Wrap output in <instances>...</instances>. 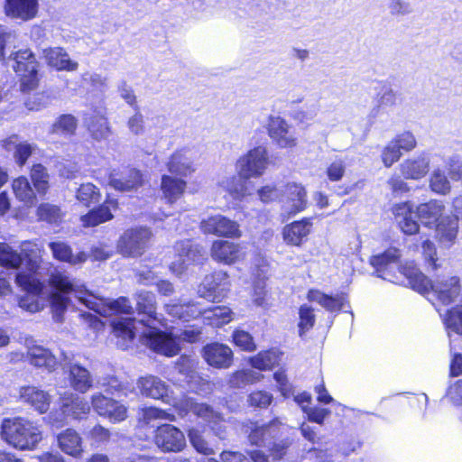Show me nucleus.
<instances>
[{"label": "nucleus", "mask_w": 462, "mask_h": 462, "mask_svg": "<svg viewBox=\"0 0 462 462\" xmlns=\"http://www.w3.org/2000/svg\"><path fill=\"white\" fill-rule=\"evenodd\" d=\"M399 272L408 280L410 287L426 295L433 292L443 305L454 302L462 292L460 278L457 276H441L431 281L418 267L414 261H406L399 266Z\"/></svg>", "instance_id": "nucleus-1"}, {"label": "nucleus", "mask_w": 462, "mask_h": 462, "mask_svg": "<svg viewBox=\"0 0 462 462\" xmlns=\"http://www.w3.org/2000/svg\"><path fill=\"white\" fill-rule=\"evenodd\" d=\"M100 189L91 182L79 185L76 190V199L89 210L80 216L81 226L85 228L95 227L114 219V212L119 209V200L107 194L104 201L97 205L101 199Z\"/></svg>", "instance_id": "nucleus-2"}, {"label": "nucleus", "mask_w": 462, "mask_h": 462, "mask_svg": "<svg viewBox=\"0 0 462 462\" xmlns=\"http://www.w3.org/2000/svg\"><path fill=\"white\" fill-rule=\"evenodd\" d=\"M0 436L9 446L21 451L34 450L43 439L41 426L22 416L3 419Z\"/></svg>", "instance_id": "nucleus-3"}, {"label": "nucleus", "mask_w": 462, "mask_h": 462, "mask_svg": "<svg viewBox=\"0 0 462 462\" xmlns=\"http://www.w3.org/2000/svg\"><path fill=\"white\" fill-rule=\"evenodd\" d=\"M12 69L17 78L19 91L28 94L40 87L41 63L30 48L19 49L10 55Z\"/></svg>", "instance_id": "nucleus-4"}, {"label": "nucleus", "mask_w": 462, "mask_h": 462, "mask_svg": "<svg viewBox=\"0 0 462 462\" xmlns=\"http://www.w3.org/2000/svg\"><path fill=\"white\" fill-rule=\"evenodd\" d=\"M231 281L226 271L215 270L204 276L199 284L200 297L211 302H221L230 291Z\"/></svg>", "instance_id": "nucleus-5"}, {"label": "nucleus", "mask_w": 462, "mask_h": 462, "mask_svg": "<svg viewBox=\"0 0 462 462\" xmlns=\"http://www.w3.org/2000/svg\"><path fill=\"white\" fill-rule=\"evenodd\" d=\"M151 237L152 232L149 227L128 228L120 236L117 249L126 257L141 256L148 247Z\"/></svg>", "instance_id": "nucleus-6"}, {"label": "nucleus", "mask_w": 462, "mask_h": 462, "mask_svg": "<svg viewBox=\"0 0 462 462\" xmlns=\"http://www.w3.org/2000/svg\"><path fill=\"white\" fill-rule=\"evenodd\" d=\"M199 230L205 236L227 239H239L243 232L237 221L221 214H215L199 222Z\"/></svg>", "instance_id": "nucleus-7"}, {"label": "nucleus", "mask_w": 462, "mask_h": 462, "mask_svg": "<svg viewBox=\"0 0 462 462\" xmlns=\"http://www.w3.org/2000/svg\"><path fill=\"white\" fill-rule=\"evenodd\" d=\"M268 164L267 149L264 146H256L238 159L237 173L244 180L258 178L263 174Z\"/></svg>", "instance_id": "nucleus-8"}, {"label": "nucleus", "mask_w": 462, "mask_h": 462, "mask_svg": "<svg viewBox=\"0 0 462 462\" xmlns=\"http://www.w3.org/2000/svg\"><path fill=\"white\" fill-rule=\"evenodd\" d=\"M226 421L224 414H220V418H215L204 424L203 430H199L197 428H190L187 430V435L191 446L194 449L202 455L209 456L214 454V449L210 447L209 443L203 437V431L205 429H208L213 435L220 439H224L226 436Z\"/></svg>", "instance_id": "nucleus-9"}, {"label": "nucleus", "mask_w": 462, "mask_h": 462, "mask_svg": "<svg viewBox=\"0 0 462 462\" xmlns=\"http://www.w3.org/2000/svg\"><path fill=\"white\" fill-rule=\"evenodd\" d=\"M152 441L162 452H180L186 447L184 433L176 426L162 423L153 430Z\"/></svg>", "instance_id": "nucleus-10"}, {"label": "nucleus", "mask_w": 462, "mask_h": 462, "mask_svg": "<svg viewBox=\"0 0 462 462\" xmlns=\"http://www.w3.org/2000/svg\"><path fill=\"white\" fill-rule=\"evenodd\" d=\"M210 256L217 263L233 265L245 258V252L240 243L226 239H216L209 249Z\"/></svg>", "instance_id": "nucleus-11"}, {"label": "nucleus", "mask_w": 462, "mask_h": 462, "mask_svg": "<svg viewBox=\"0 0 462 462\" xmlns=\"http://www.w3.org/2000/svg\"><path fill=\"white\" fill-rule=\"evenodd\" d=\"M18 401L36 413L42 415L49 411L52 398L49 392L39 386L28 384L19 388Z\"/></svg>", "instance_id": "nucleus-12"}, {"label": "nucleus", "mask_w": 462, "mask_h": 462, "mask_svg": "<svg viewBox=\"0 0 462 462\" xmlns=\"http://www.w3.org/2000/svg\"><path fill=\"white\" fill-rule=\"evenodd\" d=\"M91 405L99 416L108 419L113 423L122 422L128 417L126 406L102 393H95L91 396Z\"/></svg>", "instance_id": "nucleus-13"}, {"label": "nucleus", "mask_w": 462, "mask_h": 462, "mask_svg": "<svg viewBox=\"0 0 462 462\" xmlns=\"http://www.w3.org/2000/svg\"><path fill=\"white\" fill-rule=\"evenodd\" d=\"M145 338L153 352L167 357H173L181 350L179 337L169 331L155 328L145 334Z\"/></svg>", "instance_id": "nucleus-14"}, {"label": "nucleus", "mask_w": 462, "mask_h": 462, "mask_svg": "<svg viewBox=\"0 0 462 462\" xmlns=\"http://www.w3.org/2000/svg\"><path fill=\"white\" fill-rule=\"evenodd\" d=\"M25 258L29 272H18L15 275V282L28 294L42 295L45 284L36 275L40 268L39 262L30 253H25Z\"/></svg>", "instance_id": "nucleus-15"}, {"label": "nucleus", "mask_w": 462, "mask_h": 462, "mask_svg": "<svg viewBox=\"0 0 462 462\" xmlns=\"http://www.w3.org/2000/svg\"><path fill=\"white\" fill-rule=\"evenodd\" d=\"M201 356L211 367L216 369H228L234 364V352L224 343H207L201 349Z\"/></svg>", "instance_id": "nucleus-16"}, {"label": "nucleus", "mask_w": 462, "mask_h": 462, "mask_svg": "<svg viewBox=\"0 0 462 462\" xmlns=\"http://www.w3.org/2000/svg\"><path fill=\"white\" fill-rule=\"evenodd\" d=\"M312 231L313 217H303L286 224L282 228V236L287 245L300 247L308 241Z\"/></svg>", "instance_id": "nucleus-17"}, {"label": "nucleus", "mask_w": 462, "mask_h": 462, "mask_svg": "<svg viewBox=\"0 0 462 462\" xmlns=\"http://www.w3.org/2000/svg\"><path fill=\"white\" fill-rule=\"evenodd\" d=\"M39 0H5L4 13L12 20L28 22L37 17Z\"/></svg>", "instance_id": "nucleus-18"}, {"label": "nucleus", "mask_w": 462, "mask_h": 462, "mask_svg": "<svg viewBox=\"0 0 462 462\" xmlns=\"http://www.w3.org/2000/svg\"><path fill=\"white\" fill-rule=\"evenodd\" d=\"M273 420L259 425L257 421H249L245 427L248 428L247 439L252 446L263 447L266 441L276 439L280 435L279 423Z\"/></svg>", "instance_id": "nucleus-19"}, {"label": "nucleus", "mask_w": 462, "mask_h": 462, "mask_svg": "<svg viewBox=\"0 0 462 462\" xmlns=\"http://www.w3.org/2000/svg\"><path fill=\"white\" fill-rule=\"evenodd\" d=\"M108 183L115 190L120 192L137 189L143 184V173L136 168L125 167L119 173H111Z\"/></svg>", "instance_id": "nucleus-20"}, {"label": "nucleus", "mask_w": 462, "mask_h": 462, "mask_svg": "<svg viewBox=\"0 0 462 462\" xmlns=\"http://www.w3.org/2000/svg\"><path fill=\"white\" fill-rule=\"evenodd\" d=\"M393 213L397 226L404 236H414L419 234L420 224L414 218L413 206L409 201L395 204L393 207Z\"/></svg>", "instance_id": "nucleus-21"}, {"label": "nucleus", "mask_w": 462, "mask_h": 462, "mask_svg": "<svg viewBox=\"0 0 462 462\" xmlns=\"http://www.w3.org/2000/svg\"><path fill=\"white\" fill-rule=\"evenodd\" d=\"M267 133L273 142L280 148H293L297 139L289 132L287 122L280 116L270 117L267 124Z\"/></svg>", "instance_id": "nucleus-22"}, {"label": "nucleus", "mask_w": 462, "mask_h": 462, "mask_svg": "<svg viewBox=\"0 0 462 462\" xmlns=\"http://www.w3.org/2000/svg\"><path fill=\"white\" fill-rule=\"evenodd\" d=\"M58 448L74 458L81 457L84 448L81 435L73 428H67L56 436Z\"/></svg>", "instance_id": "nucleus-23"}, {"label": "nucleus", "mask_w": 462, "mask_h": 462, "mask_svg": "<svg viewBox=\"0 0 462 462\" xmlns=\"http://www.w3.org/2000/svg\"><path fill=\"white\" fill-rule=\"evenodd\" d=\"M60 410L66 417L80 420L90 412L88 402L75 393L64 394L60 397Z\"/></svg>", "instance_id": "nucleus-24"}, {"label": "nucleus", "mask_w": 462, "mask_h": 462, "mask_svg": "<svg viewBox=\"0 0 462 462\" xmlns=\"http://www.w3.org/2000/svg\"><path fill=\"white\" fill-rule=\"evenodd\" d=\"M42 56L46 64L57 71H75L79 68V63L72 60L62 47L45 48Z\"/></svg>", "instance_id": "nucleus-25"}, {"label": "nucleus", "mask_w": 462, "mask_h": 462, "mask_svg": "<svg viewBox=\"0 0 462 462\" xmlns=\"http://www.w3.org/2000/svg\"><path fill=\"white\" fill-rule=\"evenodd\" d=\"M25 356L31 365L49 373L54 371L59 365L56 356L51 350L42 346H31L28 347Z\"/></svg>", "instance_id": "nucleus-26"}, {"label": "nucleus", "mask_w": 462, "mask_h": 462, "mask_svg": "<svg viewBox=\"0 0 462 462\" xmlns=\"http://www.w3.org/2000/svg\"><path fill=\"white\" fill-rule=\"evenodd\" d=\"M135 310L138 315L142 316L143 322H153L158 320L157 317V301L155 294L150 291H139L134 293Z\"/></svg>", "instance_id": "nucleus-27"}, {"label": "nucleus", "mask_w": 462, "mask_h": 462, "mask_svg": "<svg viewBox=\"0 0 462 462\" xmlns=\"http://www.w3.org/2000/svg\"><path fill=\"white\" fill-rule=\"evenodd\" d=\"M187 189V181L181 178L163 174L161 178L160 189L163 199L169 204H174L180 199Z\"/></svg>", "instance_id": "nucleus-28"}, {"label": "nucleus", "mask_w": 462, "mask_h": 462, "mask_svg": "<svg viewBox=\"0 0 462 462\" xmlns=\"http://www.w3.org/2000/svg\"><path fill=\"white\" fill-rule=\"evenodd\" d=\"M188 149H177L170 157L166 163L169 172L175 176L188 177L196 171V167L187 156Z\"/></svg>", "instance_id": "nucleus-29"}, {"label": "nucleus", "mask_w": 462, "mask_h": 462, "mask_svg": "<svg viewBox=\"0 0 462 462\" xmlns=\"http://www.w3.org/2000/svg\"><path fill=\"white\" fill-rule=\"evenodd\" d=\"M401 175L405 180H418L424 178L430 171V160L425 156L405 159L399 165Z\"/></svg>", "instance_id": "nucleus-30"}, {"label": "nucleus", "mask_w": 462, "mask_h": 462, "mask_svg": "<svg viewBox=\"0 0 462 462\" xmlns=\"http://www.w3.org/2000/svg\"><path fill=\"white\" fill-rule=\"evenodd\" d=\"M140 393L149 398L164 400L168 397L169 387L159 377L154 375L142 376L137 381Z\"/></svg>", "instance_id": "nucleus-31"}, {"label": "nucleus", "mask_w": 462, "mask_h": 462, "mask_svg": "<svg viewBox=\"0 0 462 462\" xmlns=\"http://www.w3.org/2000/svg\"><path fill=\"white\" fill-rule=\"evenodd\" d=\"M401 252L398 248L391 246L383 253L372 255L369 263L373 266L379 277L385 278V275L392 264L400 261Z\"/></svg>", "instance_id": "nucleus-32"}, {"label": "nucleus", "mask_w": 462, "mask_h": 462, "mask_svg": "<svg viewBox=\"0 0 462 462\" xmlns=\"http://www.w3.org/2000/svg\"><path fill=\"white\" fill-rule=\"evenodd\" d=\"M285 192L291 207L287 212V217L290 218L304 211L308 208L307 191L305 188L297 183H287Z\"/></svg>", "instance_id": "nucleus-33"}, {"label": "nucleus", "mask_w": 462, "mask_h": 462, "mask_svg": "<svg viewBox=\"0 0 462 462\" xmlns=\"http://www.w3.org/2000/svg\"><path fill=\"white\" fill-rule=\"evenodd\" d=\"M49 248L52 253L55 260L69 264H79L87 261L88 255L84 252L73 254L69 245L60 241H53L49 243Z\"/></svg>", "instance_id": "nucleus-34"}, {"label": "nucleus", "mask_w": 462, "mask_h": 462, "mask_svg": "<svg viewBox=\"0 0 462 462\" xmlns=\"http://www.w3.org/2000/svg\"><path fill=\"white\" fill-rule=\"evenodd\" d=\"M445 206L437 199H430L421 203L416 208V214L420 221L426 225H436L444 213Z\"/></svg>", "instance_id": "nucleus-35"}, {"label": "nucleus", "mask_w": 462, "mask_h": 462, "mask_svg": "<svg viewBox=\"0 0 462 462\" xmlns=\"http://www.w3.org/2000/svg\"><path fill=\"white\" fill-rule=\"evenodd\" d=\"M11 186L17 200L28 206L36 203L38 194L25 176L22 175L14 178Z\"/></svg>", "instance_id": "nucleus-36"}, {"label": "nucleus", "mask_w": 462, "mask_h": 462, "mask_svg": "<svg viewBox=\"0 0 462 462\" xmlns=\"http://www.w3.org/2000/svg\"><path fill=\"white\" fill-rule=\"evenodd\" d=\"M197 312V315L202 314L207 324L213 328H221L233 319V311L226 305H218L205 310L203 312L200 310Z\"/></svg>", "instance_id": "nucleus-37"}, {"label": "nucleus", "mask_w": 462, "mask_h": 462, "mask_svg": "<svg viewBox=\"0 0 462 462\" xmlns=\"http://www.w3.org/2000/svg\"><path fill=\"white\" fill-rule=\"evenodd\" d=\"M32 184L40 197H45L50 190V174L47 168L41 162L33 163L30 168Z\"/></svg>", "instance_id": "nucleus-38"}, {"label": "nucleus", "mask_w": 462, "mask_h": 462, "mask_svg": "<svg viewBox=\"0 0 462 462\" xmlns=\"http://www.w3.org/2000/svg\"><path fill=\"white\" fill-rule=\"evenodd\" d=\"M175 254L183 262H197L203 257L204 248L201 245L195 243L192 239L177 241L173 246Z\"/></svg>", "instance_id": "nucleus-39"}, {"label": "nucleus", "mask_w": 462, "mask_h": 462, "mask_svg": "<svg viewBox=\"0 0 462 462\" xmlns=\"http://www.w3.org/2000/svg\"><path fill=\"white\" fill-rule=\"evenodd\" d=\"M420 240H421L420 245L413 243L408 246L409 250L418 252L420 247H421V255L424 263L430 266L433 271L438 270L439 267V264L438 263L439 257L434 242L428 236L424 237L423 236H420Z\"/></svg>", "instance_id": "nucleus-40"}, {"label": "nucleus", "mask_w": 462, "mask_h": 462, "mask_svg": "<svg viewBox=\"0 0 462 462\" xmlns=\"http://www.w3.org/2000/svg\"><path fill=\"white\" fill-rule=\"evenodd\" d=\"M85 123L88 131L95 140L105 138L109 131L107 118L96 109L91 115L85 117Z\"/></svg>", "instance_id": "nucleus-41"}, {"label": "nucleus", "mask_w": 462, "mask_h": 462, "mask_svg": "<svg viewBox=\"0 0 462 462\" xmlns=\"http://www.w3.org/2000/svg\"><path fill=\"white\" fill-rule=\"evenodd\" d=\"M79 126L78 118L72 114H61L52 123L50 132L52 134L71 137L76 134Z\"/></svg>", "instance_id": "nucleus-42"}, {"label": "nucleus", "mask_w": 462, "mask_h": 462, "mask_svg": "<svg viewBox=\"0 0 462 462\" xmlns=\"http://www.w3.org/2000/svg\"><path fill=\"white\" fill-rule=\"evenodd\" d=\"M69 383L77 392L85 393L92 387V378L88 369L73 365L69 368Z\"/></svg>", "instance_id": "nucleus-43"}, {"label": "nucleus", "mask_w": 462, "mask_h": 462, "mask_svg": "<svg viewBox=\"0 0 462 462\" xmlns=\"http://www.w3.org/2000/svg\"><path fill=\"white\" fill-rule=\"evenodd\" d=\"M25 253H29L23 249L22 253L14 250L5 243H0V265L7 269H19L25 260Z\"/></svg>", "instance_id": "nucleus-44"}, {"label": "nucleus", "mask_w": 462, "mask_h": 462, "mask_svg": "<svg viewBox=\"0 0 462 462\" xmlns=\"http://www.w3.org/2000/svg\"><path fill=\"white\" fill-rule=\"evenodd\" d=\"M36 217L39 221L59 226L62 222L64 213L60 206L43 202L37 207Z\"/></svg>", "instance_id": "nucleus-45"}, {"label": "nucleus", "mask_w": 462, "mask_h": 462, "mask_svg": "<svg viewBox=\"0 0 462 462\" xmlns=\"http://www.w3.org/2000/svg\"><path fill=\"white\" fill-rule=\"evenodd\" d=\"M442 322L448 334L462 335V304H457L446 310Z\"/></svg>", "instance_id": "nucleus-46"}, {"label": "nucleus", "mask_w": 462, "mask_h": 462, "mask_svg": "<svg viewBox=\"0 0 462 462\" xmlns=\"http://www.w3.org/2000/svg\"><path fill=\"white\" fill-rule=\"evenodd\" d=\"M436 225L439 242L453 244L458 232L457 219L447 217L440 219Z\"/></svg>", "instance_id": "nucleus-47"}, {"label": "nucleus", "mask_w": 462, "mask_h": 462, "mask_svg": "<svg viewBox=\"0 0 462 462\" xmlns=\"http://www.w3.org/2000/svg\"><path fill=\"white\" fill-rule=\"evenodd\" d=\"M279 355L273 349L263 350L250 358V364L260 371L273 370L279 365Z\"/></svg>", "instance_id": "nucleus-48"}, {"label": "nucleus", "mask_w": 462, "mask_h": 462, "mask_svg": "<svg viewBox=\"0 0 462 462\" xmlns=\"http://www.w3.org/2000/svg\"><path fill=\"white\" fill-rule=\"evenodd\" d=\"M263 375L251 369H238L230 374L227 383L231 388H242L260 381Z\"/></svg>", "instance_id": "nucleus-49"}, {"label": "nucleus", "mask_w": 462, "mask_h": 462, "mask_svg": "<svg viewBox=\"0 0 462 462\" xmlns=\"http://www.w3.org/2000/svg\"><path fill=\"white\" fill-rule=\"evenodd\" d=\"M273 399L272 393L263 389H255L248 393L246 403L249 408L254 411H262L268 409L272 405Z\"/></svg>", "instance_id": "nucleus-50"}, {"label": "nucleus", "mask_w": 462, "mask_h": 462, "mask_svg": "<svg viewBox=\"0 0 462 462\" xmlns=\"http://www.w3.org/2000/svg\"><path fill=\"white\" fill-rule=\"evenodd\" d=\"M48 284L53 292L69 294L75 291L72 280L64 272H52L49 276Z\"/></svg>", "instance_id": "nucleus-51"}, {"label": "nucleus", "mask_w": 462, "mask_h": 462, "mask_svg": "<svg viewBox=\"0 0 462 462\" xmlns=\"http://www.w3.org/2000/svg\"><path fill=\"white\" fill-rule=\"evenodd\" d=\"M231 337L232 343L241 351L254 352L257 348L253 336L244 329L236 328L233 331Z\"/></svg>", "instance_id": "nucleus-52"}, {"label": "nucleus", "mask_w": 462, "mask_h": 462, "mask_svg": "<svg viewBox=\"0 0 462 462\" xmlns=\"http://www.w3.org/2000/svg\"><path fill=\"white\" fill-rule=\"evenodd\" d=\"M430 188L431 191L439 195H447L451 190V185L445 172L440 169H435L430 177Z\"/></svg>", "instance_id": "nucleus-53"}, {"label": "nucleus", "mask_w": 462, "mask_h": 462, "mask_svg": "<svg viewBox=\"0 0 462 462\" xmlns=\"http://www.w3.org/2000/svg\"><path fill=\"white\" fill-rule=\"evenodd\" d=\"M316 322V316L314 310L310 306L303 304L299 309V334L300 336L304 335L306 332L310 330Z\"/></svg>", "instance_id": "nucleus-54"}, {"label": "nucleus", "mask_w": 462, "mask_h": 462, "mask_svg": "<svg viewBox=\"0 0 462 462\" xmlns=\"http://www.w3.org/2000/svg\"><path fill=\"white\" fill-rule=\"evenodd\" d=\"M346 303V295L345 293L337 294L336 296L321 295L319 304L329 312H340L343 310Z\"/></svg>", "instance_id": "nucleus-55"}, {"label": "nucleus", "mask_w": 462, "mask_h": 462, "mask_svg": "<svg viewBox=\"0 0 462 462\" xmlns=\"http://www.w3.org/2000/svg\"><path fill=\"white\" fill-rule=\"evenodd\" d=\"M142 416L143 422L146 424L156 420H176V416L173 413L154 406L144 407L142 410Z\"/></svg>", "instance_id": "nucleus-56"}, {"label": "nucleus", "mask_w": 462, "mask_h": 462, "mask_svg": "<svg viewBox=\"0 0 462 462\" xmlns=\"http://www.w3.org/2000/svg\"><path fill=\"white\" fill-rule=\"evenodd\" d=\"M105 306L113 315L131 314L133 306L130 300L125 296H120L116 299L108 300Z\"/></svg>", "instance_id": "nucleus-57"}, {"label": "nucleus", "mask_w": 462, "mask_h": 462, "mask_svg": "<svg viewBox=\"0 0 462 462\" xmlns=\"http://www.w3.org/2000/svg\"><path fill=\"white\" fill-rule=\"evenodd\" d=\"M200 403L201 402H198L191 397H183L178 402H174L173 409L181 418L188 416V414L190 412L196 416Z\"/></svg>", "instance_id": "nucleus-58"}, {"label": "nucleus", "mask_w": 462, "mask_h": 462, "mask_svg": "<svg viewBox=\"0 0 462 462\" xmlns=\"http://www.w3.org/2000/svg\"><path fill=\"white\" fill-rule=\"evenodd\" d=\"M402 155V151L399 149L398 145L395 144V143H393V141L392 140L383 149L381 159L383 165L386 168H390L400 160Z\"/></svg>", "instance_id": "nucleus-59"}, {"label": "nucleus", "mask_w": 462, "mask_h": 462, "mask_svg": "<svg viewBox=\"0 0 462 462\" xmlns=\"http://www.w3.org/2000/svg\"><path fill=\"white\" fill-rule=\"evenodd\" d=\"M32 152L33 148L31 143L27 142H21L16 143L14 145L13 156L17 166L20 168L23 167L27 163Z\"/></svg>", "instance_id": "nucleus-60"}, {"label": "nucleus", "mask_w": 462, "mask_h": 462, "mask_svg": "<svg viewBox=\"0 0 462 462\" xmlns=\"http://www.w3.org/2000/svg\"><path fill=\"white\" fill-rule=\"evenodd\" d=\"M393 141L398 145L401 151L406 152L412 151L417 145L416 138L410 131H404L397 134Z\"/></svg>", "instance_id": "nucleus-61"}, {"label": "nucleus", "mask_w": 462, "mask_h": 462, "mask_svg": "<svg viewBox=\"0 0 462 462\" xmlns=\"http://www.w3.org/2000/svg\"><path fill=\"white\" fill-rule=\"evenodd\" d=\"M346 173V164L342 160H336L328 164L326 169V175L332 182L340 181Z\"/></svg>", "instance_id": "nucleus-62"}, {"label": "nucleus", "mask_w": 462, "mask_h": 462, "mask_svg": "<svg viewBox=\"0 0 462 462\" xmlns=\"http://www.w3.org/2000/svg\"><path fill=\"white\" fill-rule=\"evenodd\" d=\"M302 411L307 414L308 420L322 425L327 416L330 414V410L321 407H302Z\"/></svg>", "instance_id": "nucleus-63"}, {"label": "nucleus", "mask_w": 462, "mask_h": 462, "mask_svg": "<svg viewBox=\"0 0 462 462\" xmlns=\"http://www.w3.org/2000/svg\"><path fill=\"white\" fill-rule=\"evenodd\" d=\"M42 295H32L26 293L19 299V306L31 313L38 312L42 310V304L39 300Z\"/></svg>", "instance_id": "nucleus-64"}]
</instances>
